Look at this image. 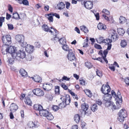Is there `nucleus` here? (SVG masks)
Segmentation results:
<instances>
[{
  "label": "nucleus",
  "mask_w": 129,
  "mask_h": 129,
  "mask_svg": "<svg viewBox=\"0 0 129 129\" xmlns=\"http://www.w3.org/2000/svg\"><path fill=\"white\" fill-rule=\"evenodd\" d=\"M60 99L62 101V102L58 105L59 108L64 107L67 105H69L71 102V99L69 95H67L65 96H63Z\"/></svg>",
  "instance_id": "nucleus-1"
},
{
  "label": "nucleus",
  "mask_w": 129,
  "mask_h": 129,
  "mask_svg": "<svg viewBox=\"0 0 129 129\" xmlns=\"http://www.w3.org/2000/svg\"><path fill=\"white\" fill-rule=\"evenodd\" d=\"M42 28L43 30L47 32H49L53 35H56L58 34L57 30L53 27H51L50 29L48 28L47 25L45 24L43 25L42 26Z\"/></svg>",
  "instance_id": "nucleus-2"
},
{
  "label": "nucleus",
  "mask_w": 129,
  "mask_h": 129,
  "mask_svg": "<svg viewBox=\"0 0 129 129\" xmlns=\"http://www.w3.org/2000/svg\"><path fill=\"white\" fill-rule=\"evenodd\" d=\"M119 117L118 119L120 122L123 121L124 118L126 117L127 114L126 111L125 109H122L118 113Z\"/></svg>",
  "instance_id": "nucleus-3"
},
{
  "label": "nucleus",
  "mask_w": 129,
  "mask_h": 129,
  "mask_svg": "<svg viewBox=\"0 0 129 129\" xmlns=\"http://www.w3.org/2000/svg\"><path fill=\"white\" fill-rule=\"evenodd\" d=\"M11 38L10 35H7L2 37V40L4 44L9 45L12 43Z\"/></svg>",
  "instance_id": "nucleus-4"
},
{
  "label": "nucleus",
  "mask_w": 129,
  "mask_h": 129,
  "mask_svg": "<svg viewBox=\"0 0 129 129\" xmlns=\"http://www.w3.org/2000/svg\"><path fill=\"white\" fill-rule=\"evenodd\" d=\"M15 58L16 57H18L20 58L23 59L26 56L25 52L23 49H21L19 50L16 53H14L13 55Z\"/></svg>",
  "instance_id": "nucleus-5"
},
{
  "label": "nucleus",
  "mask_w": 129,
  "mask_h": 129,
  "mask_svg": "<svg viewBox=\"0 0 129 129\" xmlns=\"http://www.w3.org/2000/svg\"><path fill=\"white\" fill-rule=\"evenodd\" d=\"M111 93L112 96L116 100V101H118L120 103L122 102V97L120 95V93L118 91L117 94H116L115 91L112 90V91Z\"/></svg>",
  "instance_id": "nucleus-6"
},
{
  "label": "nucleus",
  "mask_w": 129,
  "mask_h": 129,
  "mask_svg": "<svg viewBox=\"0 0 129 129\" xmlns=\"http://www.w3.org/2000/svg\"><path fill=\"white\" fill-rule=\"evenodd\" d=\"M101 90L103 93L105 94H108V93L110 91V88L109 85L107 83L106 85L103 84L102 85Z\"/></svg>",
  "instance_id": "nucleus-7"
},
{
  "label": "nucleus",
  "mask_w": 129,
  "mask_h": 129,
  "mask_svg": "<svg viewBox=\"0 0 129 129\" xmlns=\"http://www.w3.org/2000/svg\"><path fill=\"white\" fill-rule=\"evenodd\" d=\"M110 32L111 35L110 38L114 42L117 40L118 36L116 33V31L115 30L112 29L110 30Z\"/></svg>",
  "instance_id": "nucleus-8"
},
{
  "label": "nucleus",
  "mask_w": 129,
  "mask_h": 129,
  "mask_svg": "<svg viewBox=\"0 0 129 129\" xmlns=\"http://www.w3.org/2000/svg\"><path fill=\"white\" fill-rule=\"evenodd\" d=\"M33 92L35 95L38 96H43L44 94V92L39 88L34 89Z\"/></svg>",
  "instance_id": "nucleus-9"
},
{
  "label": "nucleus",
  "mask_w": 129,
  "mask_h": 129,
  "mask_svg": "<svg viewBox=\"0 0 129 129\" xmlns=\"http://www.w3.org/2000/svg\"><path fill=\"white\" fill-rule=\"evenodd\" d=\"M68 59L71 61L74 60L76 59L74 52L72 50H70L68 52V54L67 55Z\"/></svg>",
  "instance_id": "nucleus-10"
},
{
  "label": "nucleus",
  "mask_w": 129,
  "mask_h": 129,
  "mask_svg": "<svg viewBox=\"0 0 129 129\" xmlns=\"http://www.w3.org/2000/svg\"><path fill=\"white\" fill-rule=\"evenodd\" d=\"M93 2L90 1H87L84 2V5L85 7L88 9H92L93 7Z\"/></svg>",
  "instance_id": "nucleus-11"
},
{
  "label": "nucleus",
  "mask_w": 129,
  "mask_h": 129,
  "mask_svg": "<svg viewBox=\"0 0 129 129\" xmlns=\"http://www.w3.org/2000/svg\"><path fill=\"white\" fill-rule=\"evenodd\" d=\"M8 52L11 54L13 58L15 57L13 55L14 53H16V48L14 46H10L9 47L7 48Z\"/></svg>",
  "instance_id": "nucleus-12"
},
{
  "label": "nucleus",
  "mask_w": 129,
  "mask_h": 129,
  "mask_svg": "<svg viewBox=\"0 0 129 129\" xmlns=\"http://www.w3.org/2000/svg\"><path fill=\"white\" fill-rule=\"evenodd\" d=\"M16 41L19 43L24 41V36L22 35H18L15 36Z\"/></svg>",
  "instance_id": "nucleus-13"
},
{
  "label": "nucleus",
  "mask_w": 129,
  "mask_h": 129,
  "mask_svg": "<svg viewBox=\"0 0 129 129\" xmlns=\"http://www.w3.org/2000/svg\"><path fill=\"white\" fill-rule=\"evenodd\" d=\"M43 88L45 90L49 91L52 88V85L51 83H44L43 85Z\"/></svg>",
  "instance_id": "nucleus-14"
},
{
  "label": "nucleus",
  "mask_w": 129,
  "mask_h": 129,
  "mask_svg": "<svg viewBox=\"0 0 129 129\" xmlns=\"http://www.w3.org/2000/svg\"><path fill=\"white\" fill-rule=\"evenodd\" d=\"M121 103L119 102L118 101H116V104L117 106H116L113 103H112V104L111 106V109L113 110L119 109L120 107V104Z\"/></svg>",
  "instance_id": "nucleus-15"
},
{
  "label": "nucleus",
  "mask_w": 129,
  "mask_h": 129,
  "mask_svg": "<svg viewBox=\"0 0 129 129\" xmlns=\"http://www.w3.org/2000/svg\"><path fill=\"white\" fill-rule=\"evenodd\" d=\"M24 14H20V15L16 12L13 13V14L12 18L15 19L19 20L20 19H22L23 18L22 17V16H24Z\"/></svg>",
  "instance_id": "nucleus-16"
},
{
  "label": "nucleus",
  "mask_w": 129,
  "mask_h": 129,
  "mask_svg": "<svg viewBox=\"0 0 129 129\" xmlns=\"http://www.w3.org/2000/svg\"><path fill=\"white\" fill-rule=\"evenodd\" d=\"M34 47L30 45H27L25 48V50L27 52L29 53H32L34 50Z\"/></svg>",
  "instance_id": "nucleus-17"
},
{
  "label": "nucleus",
  "mask_w": 129,
  "mask_h": 129,
  "mask_svg": "<svg viewBox=\"0 0 129 129\" xmlns=\"http://www.w3.org/2000/svg\"><path fill=\"white\" fill-rule=\"evenodd\" d=\"M112 98L111 95L110 94H104L103 97L104 102L111 100Z\"/></svg>",
  "instance_id": "nucleus-18"
},
{
  "label": "nucleus",
  "mask_w": 129,
  "mask_h": 129,
  "mask_svg": "<svg viewBox=\"0 0 129 129\" xmlns=\"http://www.w3.org/2000/svg\"><path fill=\"white\" fill-rule=\"evenodd\" d=\"M81 110L83 111L85 114H86L87 113L86 111L87 110L88 108V104L84 103L82 104L81 106Z\"/></svg>",
  "instance_id": "nucleus-19"
},
{
  "label": "nucleus",
  "mask_w": 129,
  "mask_h": 129,
  "mask_svg": "<svg viewBox=\"0 0 129 129\" xmlns=\"http://www.w3.org/2000/svg\"><path fill=\"white\" fill-rule=\"evenodd\" d=\"M18 108V107L17 105L13 103L10 105V110L12 112H14L17 110Z\"/></svg>",
  "instance_id": "nucleus-20"
},
{
  "label": "nucleus",
  "mask_w": 129,
  "mask_h": 129,
  "mask_svg": "<svg viewBox=\"0 0 129 129\" xmlns=\"http://www.w3.org/2000/svg\"><path fill=\"white\" fill-rule=\"evenodd\" d=\"M97 27L99 30H105L106 29V26L102 23H99Z\"/></svg>",
  "instance_id": "nucleus-21"
},
{
  "label": "nucleus",
  "mask_w": 129,
  "mask_h": 129,
  "mask_svg": "<svg viewBox=\"0 0 129 129\" xmlns=\"http://www.w3.org/2000/svg\"><path fill=\"white\" fill-rule=\"evenodd\" d=\"M35 82H41L42 81L41 78L38 75L35 76L31 78Z\"/></svg>",
  "instance_id": "nucleus-22"
},
{
  "label": "nucleus",
  "mask_w": 129,
  "mask_h": 129,
  "mask_svg": "<svg viewBox=\"0 0 129 129\" xmlns=\"http://www.w3.org/2000/svg\"><path fill=\"white\" fill-rule=\"evenodd\" d=\"M45 16L48 18L50 22H53V16L52 13H51L49 14H46L45 15Z\"/></svg>",
  "instance_id": "nucleus-23"
},
{
  "label": "nucleus",
  "mask_w": 129,
  "mask_h": 129,
  "mask_svg": "<svg viewBox=\"0 0 129 129\" xmlns=\"http://www.w3.org/2000/svg\"><path fill=\"white\" fill-rule=\"evenodd\" d=\"M48 112L46 110H43V109L40 111L39 114L41 116L45 117Z\"/></svg>",
  "instance_id": "nucleus-24"
},
{
  "label": "nucleus",
  "mask_w": 129,
  "mask_h": 129,
  "mask_svg": "<svg viewBox=\"0 0 129 129\" xmlns=\"http://www.w3.org/2000/svg\"><path fill=\"white\" fill-rule=\"evenodd\" d=\"M27 126L29 128H35L37 125L32 121H29L27 124Z\"/></svg>",
  "instance_id": "nucleus-25"
},
{
  "label": "nucleus",
  "mask_w": 129,
  "mask_h": 129,
  "mask_svg": "<svg viewBox=\"0 0 129 129\" xmlns=\"http://www.w3.org/2000/svg\"><path fill=\"white\" fill-rule=\"evenodd\" d=\"M19 73L22 77H26L27 75V72L23 69H20L19 70Z\"/></svg>",
  "instance_id": "nucleus-26"
},
{
  "label": "nucleus",
  "mask_w": 129,
  "mask_h": 129,
  "mask_svg": "<svg viewBox=\"0 0 129 129\" xmlns=\"http://www.w3.org/2000/svg\"><path fill=\"white\" fill-rule=\"evenodd\" d=\"M80 30L83 31L85 33H87L89 31V30L87 27L85 25H82L80 26Z\"/></svg>",
  "instance_id": "nucleus-27"
},
{
  "label": "nucleus",
  "mask_w": 129,
  "mask_h": 129,
  "mask_svg": "<svg viewBox=\"0 0 129 129\" xmlns=\"http://www.w3.org/2000/svg\"><path fill=\"white\" fill-rule=\"evenodd\" d=\"M34 109L36 110L39 111L43 109V107L41 105L38 104H35L34 106Z\"/></svg>",
  "instance_id": "nucleus-28"
},
{
  "label": "nucleus",
  "mask_w": 129,
  "mask_h": 129,
  "mask_svg": "<svg viewBox=\"0 0 129 129\" xmlns=\"http://www.w3.org/2000/svg\"><path fill=\"white\" fill-rule=\"evenodd\" d=\"M117 30L118 34L122 36H123L125 33V31L122 28H118L117 29Z\"/></svg>",
  "instance_id": "nucleus-29"
},
{
  "label": "nucleus",
  "mask_w": 129,
  "mask_h": 129,
  "mask_svg": "<svg viewBox=\"0 0 129 129\" xmlns=\"http://www.w3.org/2000/svg\"><path fill=\"white\" fill-rule=\"evenodd\" d=\"M84 92L89 97L91 98L92 96V93L90 90L86 89L84 90Z\"/></svg>",
  "instance_id": "nucleus-30"
},
{
  "label": "nucleus",
  "mask_w": 129,
  "mask_h": 129,
  "mask_svg": "<svg viewBox=\"0 0 129 129\" xmlns=\"http://www.w3.org/2000/svg\"><path fill=\"white\" fill-rule=\"evenodd\" d=\"M47 114L45 117L48 120H51L53 119L54 117L51 113L48 112Z\"/></svg>",
  "instance_id": "nucleus-31"
},
{
  "label": "nucleus",
  "mask_w": 129,
  "mask_h": 129,
  "mask_svg": "<svg viewBox=\"0 0 129 129\" xmlns=\"http://www.w3.org/2000/svg\"><path fill=\"white\" fill-rule=\"evenodd\" d=\"M65 4L63 2H60L57 5V7L59 10H61L64 8Z\"/></svg>",
  "instance_id": "nucleus-32"
},
{
  "label": "nucleus",
  "mask_w": 129,
  "mask_h": 129,
  "mask_svg": "<svg viewBox=\"0 0 129 129\" xmlns=\"http://www.w3.org/2000/svg\"><path fill=\"white\" fill-rule=\"evenodd\" d=\"M98 107L96 104H94L91 106V109L92 111L93 112H95L97 110Z\"/></svg>",
  "instance_id": "nucleus-33"
},
{
  "label": "nucleus",
  "mask_w": 129,
  "mask_h": 129,
  "mask_svg": "<svg viewBox=\"0 0 129 129\" xmlns=\"http://www.w3.org/2000/svg\"><path fill=\"white\" fill-rule=\"evenodd\" d=\"M2 53L3 54H5L8 52L7 48L5 46H2Z\"/></svg>",
  "instance_id": "nucleus-34"
},
{
  "label": "nucleus",
  "mask_w": 129,
  "mask_h": 129,
  "mask_svg": "<svg viewBox=\"0 0 129 129\" xmlns=\"http://www.w3.org/2000/svg\"><path fill=\"white\" fill-rule=\"evenodd\" d=\"M24 102L26 104L30 106H31L32 103L31 101L29 98H26Z\"/></svg>",
  "instance_id": "nucleus-35"
},
{
  "label": "nucleus",
  "mask_w": 129,
  "mask_h": 129,
  "mask_svg": "<svg viewBox=\"0 0 129 129\" xmlns=\"http://www.w3.org/2000/svg\"><path fill=\"white\" fill-rule=\"evenodd\" d=\"M126 20L125 18L122 16H120L119 18V23L121 24L125 23Z\"/></svg>",
  "instance_id": "nucleus-36"
},
{
  "label": "nucleus",
  "mask_w": 129,
  "mask_h": 129,
  "mask_svg": "<svg viewBox=\"0 0 129 129\" xmlns=\"http://www.w3.org/2000/svg\"><path fill=\"white\" fill-rule=\"evenodd\" d=\"M75 121L77 123H78L80 120V116L78 114L75 115L74 117Z\"/></svg>",
  "instance_id": "nucleus-37"
},
{
  "label": "nucleus",
  "mask_w": 129,
  "mask_h": 129,
  "mask_svg": "<svg viewBox=\"0 0 129 129\" xmlns=\"http://www.w3.org/2000/svg\"><path fill=\"white\" fill-rule=\"evenodd\" d=\"M18 1L21 2H19V4H23L24 5L26 6H28L29 5V2L27 0H23V1L20 0H18Z\"/></svg>",
  "instance_id": "nucleus-38"
},
{
  "label": "nucleus",
  "mask_w": 129,
  "mask_h": 129,
  "mask_svg": "<svg viewBox=\"0 0 129 129\" xmlns=\"http://www.w3.org/2000/svg\"><path fill=\"white\" fill-rule=\"evenodd\" d=\"M62 48L65 51H68V52L70 51V50H72L69 48L68 46L66 44H65L63 45V46H62Z\"/></svg>",
  "instance_id": "nucleus-39"
},
{
  "label": "nucleus",
  "mask_w": 129,
  "mask_h": 129,
  "mask_svg": "<svg viewBox=\"0 0 129 129\" xmlns=\"http://www.w3.org/2000/svg\"><path fill=\"white\" fill-rule=\"evenodd\" d=\"M112 103L113 102H112L111 100L104 102V103L106 106L107 107L111 106Z\"/></svg>",
  "instance_id": "nucleus-40"
},
{
  "label": "nucleus",
  "mask_w": 129,
  "mask_h": 129,
  "mask_svg": "<svg viewBox=\"0 0 129 129\" xmlns=\"http://www.w3.org/2000/svg\"><path fill=\"white\" fill-rule=\"evenodd\" d=\"M127 45V42L125 40H122L120 43V45L122 47H124Z\"/></svg>",
  "instance_id": "nucleus-41"
},
{
  "label": "nucleus",
  "mask_w": 129,
  "mask_h": 129,
  "mask_svg": "<svg viewBox=\"0 0 129 129\" xmlns=\"http://www.w3.org/2000/svg\"><path fill=\"white\" fill-rule=\"evenodd\" d=\"M59 41L60 43L62 45H63L66 44V40L64 38H61Z\"/></svg>",
  "instance_id": "nucleus-42"
},
{
  "label": "nucleus",
  "mask_w": 129,
  "mask_h": 129,
  "mask_svg": "<svg viewBox=\"0 0 129 129\" xmlns=\"http://www.w3.org/2000/svg\"><path fill=\"white\" fill-rule=\"evenodd\" d=\"M102 12L104 13V15H106L107 16H109L110 15V12L107 10L106 9H104L102 11Z\"/></svg>",
  "instance_id": "nucleus-43"
},
{
  "label": "nucleus",
  "mask_w": 129,
  "mask_h": 129,
  "mask_svg": "<svg viewBox=\"0 0 129 129\" xmlns=\"http://www.w3.org/2000/svg\"><path fill=\"white\" fill-rule=\"evenodd\" d=\"M85 66L89 69L91 68L92 67V65L91 63L90 62H87L85 63Z\"/></svg>",
  "instance_id": "nucleus-44"
},
{
  "label": "nucleus",
  "mask_w": 129,
  "mask_h": 129,
  "mask_svg": "<svg viewBox=\"0 0 129 129\" xmlns=\"http://www.w3.org/2000/svg\"><path fill=\"white\" fill-rule=\"evenodd\" d=\"M112 41V39L110 38H107L104 40V42L108 44H110L109 43H111Z\"/></svg>",
  "instance_id": "nucleus-45"
},
{
  "label": "nucleus",
  "mask_w": 129,
  "mask_h": 129,
  "mask_svg": "<svg viewBox=\"0 0 129 129\" xmlns=\"http://www.w3.org/2000/svg\"><path fill=\"white\" fill-rule=\"evenodd\" d=\"M84 41H85V42L83 44V47H86L88 46V38L87 37L86 38V39Z\"/></svg>",
  "instance_id": "nucleus-46"
},
{
  "label": "nucleus",
  "mask_w": 129,
  "mask_h": 129,
  "mask_svg": "<svg viewBox=\"0 0 129 129\" xmlns=\"http://www.w3.org/2000/svg\"><path fill=\"white\" fill-rule=\"evenodd\" d=\"M97 42L98 43L101 44L102 42H103L104 40V38L103 37H100L98 40H96Z\"/></svg>",
  "instance_id": "nucleus-47"
},
{
  "label": "nucleus",
  "mask_w": 129,
  "mask_h": 129,
  "mask_svg": "<svg viewBox=\"0 0 129 129\" xmlns=\"http://www.w3.org/2000/svg\"><path fill=\"white\" fill-rule=\"evenodd\" d=\"M59 87L58 86H55V92L56 94H59Z\"/></svg>",
  "instance_id": "nucleus-48"
},
{
  "label": "nucleus",
  "mask_w": 129,
  "mask_h": 129,
  "mask_svg": "<svg viewBox=\"0 0 129 129\" xmlns=\"http://www.w3.org/2000/svg\"><path fill=\"white\" fill-rule=\"evenodd\" d=\"M5 17H0V26L1 27L3 24V22L4 21Z\"/></svg>",
  "instance_id": "nucleus-49"
},
{
  "label": "nucleus",
  "mask_w": 129,
  "mask_h": 129,
  "mask_svg": "<svg viewBox=\"0 0 129 129\" xmlns=\"http://www.w3.org/2000/svg\"><path fill=\"white\" fill-rule=\"evenodd\" d=\"M19 44L21 45V46L23 47H26V46L27 45V43L26 42H20L19 43Z\"/></svg>",
  "instance_id": "nucleus-50"
},
{
  "label": "nucleus",
  "mask_w": 129,
  "mask_h": 129,
  "mask_svg": "<svg viewBox=\"0 0 129 129\" xmlns=\"http://www.w3.org/2000/svg\"><path fill=\"white\" fill-rule=\"evenodd\" d=\"M96 72L97 75L100 77H101L102 76V72L100 71L97 70L96 71Z\"/></svg>",
  "instance_id": "nucleus-51"
},
{
  "label": "nucleus",
  "mask_w": 129,
  "mask_h": 129,
  "mask_svg": "<svg viewBox=\"0 0 129 129\" xmlns=\"http://www.w3.org/2000/svg\"><path fill=\"white\" fill-rule=\"evenodd\" d=\"M94 46L97 49H102L101 46L100 45L97 44H95Z\"/></svg>",
  "instance_id": "nucleus-52"
},
{
  "label": "nucleus",
  "mask_w": 129,
  "mask_h": 129,
  "mask_svg": "<svg viewBox=\"0 0 129 129\" xmlns=\"http://www.w3.org/2000/svg\"><path fill=\"white\" fill-rule=\"evenodd\" d=\"M26 58L27 60L30 61L32 59V57L30 54H29L26 57Z\"/></svg>",
  "instance_id": "nucleus-53"
},
{
  "label": "nucleus",
  "mask_w": 129,
  "mask_h": 129,
  "mask_svg": "<svg viewBox=\"0 0 129 129\" xmlns=\"http://www.w3.org/2000/svg\"><path fill=\"white\" fill-rule=\"evenodd\" d=\"M102 16L104 19L107 21H110L109 20V17L108 16H107L106 15L104 14H103Z\"/></svg>",
  "instance_id": "nucleus-54"
},
{
  "label": "nucleus",
  "mask_w": 129,
  "mask_h": 129,
  "mask_svg": "<svg viewBox=\"0 0 129 129\" xmlns=\"http://www.w3.org/2000/svg\"><path fill=\"white\" fill-rule=\"evenodd\" d=\"M8 26L9 29L12 30L13 28V25L10 24H8Z\"/></svg>",
  "instance_id": "nucleus-55"
},
{
  "label": "nucleus",
  "mask_w": 129,
  "mask_h": 129,
  "mask_svg": "<svg viewBox=\"0 0 129 129\" xmlns=\"http://www.w3.org/2000/svg\"><path fill=\"white\" fill-rule=\"evenodd\" d=\"M58 108H59V106L58 107L54 105L53 106L52 108L53 110L56 111L58 110Z\"/></svg>",
  "instance_id": "nucleus-56"
},
{
  "label": "nucleus",
  "mask_w": 129,
  "mask_h": 129,
  "mask_svg": "<svg viewBox=\"0 0 129 129\" xmlns=\"http://www.w3.org/2000/svg\"><path fill=\"white\" fill-rule=\"evenodd\" d=\"M8 10L10 12L12 13L13 12V8L10 5H8Z\"/></svg>",
  "instance_id": "nucleus-57"
},
{
  "label": "nucleus",
  "mask_w": 129,
  "mask_h": 129,
  "mask_svg": "<svg viewBox=\"0 0 129 129\" xmlns=\"http://www.w3.org/2000/svg\"><path fill=\"white\" fill-rule=\"evenodd\" d=\"M8 60L9 63L10 64H12L14 63V60L13 58H9Z\"/></svg>",
  "instance_id": "nucleus-58"
},
{
  "label": "nucleus",
  "mask_w": 129,
  "mask_h": 129,
  "mask_svg": "<svg viewBox=\"0 0 129 129\" xmlns=\"http://www.w3.org/2000/svg\"><path fill=\"white\" fill-rule=\"evenodd\" d=\"M80 83L81 85H84L85 84V81L83 80L82 79L81 80L80 79Z\"/></svg>",
  "instance_id": "nucleus-59"
},
{
  "label": "nucleus",
  "mask_w": 129,
  "mask_h": 129,
  "mask_svg": "<svg viewBox=\"0 0 129 129\" xmlns=\"http://www.w3.org/2000/svg\"><path fill=\"white\" fill-rule=\"evenodd\" d=\"M124 82L126 84L129 85V78L127 77L124 79Z\"/></svg>",
  "instance_id": "nucleus-60"
},
{
  "label": "nucleus",
  "mask_w": 129,
  "mask_h": 129,
  "mask_svg": "<svg viewBox=\"0 0 129 129\" xmlns=\"http://www.w3.org/2000/svg\"><path fill=\"white\" fill-rule=\"evenodd\" d=\"M54 36H55V35H54ZM59 38L58 37L56 36L52 39V40H55L56 42L57 41H59Z\"/></svg>",
  "instance_id": "nucleus-61"
},
{
  "label": "nucleus",
  "mask_w": 129,
  "mask_h": 129,
  "mask_svg": "<svg viewBox=\"0 0 129 129\" xmlns=\"http://www.w3.org/2000/svg\"><path fill=\"white\" fill-rule=\"evenodd\" d=\"M109 68L112 71H114L115 70V68L111 64L110 66H109Z\"/></svg>",
  "instance_id": "nucleus-62"
},
{
  "label": "nucleus",
  "mask_w": 129,
  "mask_h": 129,
  "mask_svg": "<svg viewBox=\"0 0 129 129\" xmlns=\"http://www.w3.org/2000/svg\"><path fill=\"white\" fill-rule=\"evenodd\" d=\"M45 6L44 7V9L45 11H48L49 10V7L48 5H45Z\"/></svg>",
  "instance_id": "nucleus-63"
},
{
  "label": "nucleus",
  "mask_w": 129,
  "mask_h": 129,
  "mask_svg": "<svg viewBox=\"0 0 129 129\" xmlns=\"http://www.w3.org/2000/svg\"><path fill=\"white\" fill-rule=\"evenodd\" d=\"M35 45L36 47L38 48H40V45L38 42H36L35 43Z\"/></svg>",
  "instance_id": "nucleus-64"
}]
</instances>
